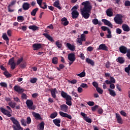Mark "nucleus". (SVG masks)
<instances>
[{"label":"nucleus","instance_id":"31","mask_svg":"<svg viewBox=\"0 0 130 130\" xmlns=\"http://www.w3.org/2000/svg\"><path fill=\"white\" fill-rule=\"evenodd\" d=\"M86 62H87L88 64H91L92 67L95 66V62H94V61L89 58H86Z\"/></svg>","mask_w":130,"mask_h":130},{"label":"nucleus","instance_id":"2","mask_svg":"<svg viewBox=\"0 0 130 130\" xmlns=\"http://www.w3.org/2000/svg\"><path fill=\"white\" fill-rule=\"evenodd\" d=\"M10 120L12 121L13 124H15L13 126V130H23L24 128L21 126L20 122L18 121L15 117H12L10 118Z\"/></svg>","mask_w":130,"mask_h":130},{"label":"nucleus","instance_id":"63","mask_svg":"<svg viewBox=\"0 0 130 130\" xmlns=\"http://www.w3.org/2000/svg\"><path fill=\"white\" fill-rule=\"evenodd\" d=\"M124 6L125 7H129L130 6V2L128 1H126L124 3Z\"/></svg>","mask_w":130,"mask_h":130},{"label":"nucleus","instance_id":"34","mask_svg":"<svg viewBox=\"0 0 130 130\" xmlns=\"http://www.w3.org/2000/svg\"><path fill=\"white\" fill-rule=\"evenodd\" d=\"M55 44V45H56L57 47H58V48H59V49H60L61 47H62V44L59 42V40L56 41Z\"/></svg>","mask_w":130,"mask_h":130},{"label":"nucleus","instance_id":"51","mask_svg":"<svg viewBox=\"0 0 130 130\" xmlns=\"http://www.w3.org/2000/svg\"><path fill=\"white\" fill-rule=\"evenodd\" d=\"M80 39L82 41H86V36L85 35V34H81Z\"/></svg>","mask_w":130,"mask_h":130},{"label":"nucleus","instance_id":"1","mask_svg":"<svg viewBox=\"0 0 130 130\" xmlns=\"http://www.w3.org/2000/svg\"><path fill=\"white\" fill-rule=\"evenodd\" d=\"M89 4L90 2L89 1L84 2L81 4L82 6H84V8L80 9L81 15L86 20L90 18V12L92 10V6Z\"/></svg>","mask_w":130,"mask_h":130},{"label":"nucleus","instance_id":"55","mask_svg":"<svg viewBox=\"0 0 130 130\" xmlns=\"http://www.w3.org/2000/svg\"><path fill=\"white\" fill-rule=\"evenodd\" d=\"M87 104L89 105V106H94L95 103H94V102L89 101L87 103Z\"/></svg>","mask_w":130,"mask_h":130},{"label":"nucleus","instance_id":"57","mask_svg":"<svg viewBox=\"0 0 130 130\" xmlns=\"http://www.w3.org/2000/svg\"><path fill=\"white\" fill-rule=\"evenodd\" d=\"M98 113H99V114H102V113H103V109H102V108H99L98 110Z\"/></svg>","mask_w":130,"mask_h":130},{"label":"nucleus","instance_id":"27","mask_svg":"<svg viewBox=\"0 0 130 130\" xmlns=\"http://www.w3.org/2000/svg\"><path fill=\"white\" fill-rule=\"evenodd\" d=\"M117 62H118L119 63H124V61H125V59L123 57H118L116 59Z\"/></svg>","mask_w":130,"mask_h":130},{"label":"nucleus","instance_id":"15","mask_svg":"<svg viewBox=\"0 0 130 130\" xmlns=\"http://www.w3.org/2000/svg\"><path fill=\"white\" fill-rule=\"evenodd\" d=\"M66 46L68 47V49L71 50V51H75V50H76V46L74 45H72V44L70 43H67Z\"/></svg>","mask_w":130,"mask_h":130},{"label":"nucleus","instance_id":"16","mask_svg":"<svg viewBox=\"0 0 130 130\" xmlns=\"http://www.w3.org/2000/svg\"><path fill=\"white\" fill-rule=\"evenodd\" d=\"M102 22H103V23H104V24H105V25H106V26L110 27V28H112L113 26L112 25V23H111L110 21L107 20V19H102Z\"/></svg>","mask_w":130,"mask_h":130},{"label":"nucleus","instance_id":"19","mask_svg":"<svg viewBox=\"0 0 130 130\" xmlns=\"http://www.w3.org/2000/svg\"><path fill=\"white\" fill-rule=\"evenodd\" d=\"M50 92L52 97L55 99V98H56V93H58V92L57 91V89L56 88H52L50 90Z\"/></svg>","mask_w":130,"mask_h":130},{"label":"nucleus","instance_id":"29","mask_svg":"<svg viewBox=\"0 0 130 130\" xmlns=\"http://www.w3.org/2000/svg\"><path fill=\"white\" fill-rule=\"evenodd\" d=\"M107 16L108 17H112L113 16V12H112V9L109 8L106 11Z\"/></svg>","mask_w":130,"mask_h":130},{"label":"nucleus","instance_id":"21","mask_svg":"<svg viewBox=\"0 0 130 130\" xmlns=\"http://www.w3.org/2000/svg\"><path fill=\"white\" fill-rule=\"evenodd\" d=\"M22 9L24 11H28L30 9V4L27 2L24 3L22 5Z\"/></svg>","mask_w":130,"mask_h":130},{"label":"nucleus","instance_id":"17","mask_svg":"<svg viewBox=\"0 0 130 130\" xmlns=\"http://www.w3.org/2000/svg\"><path fill=\"white\" fill-rule=\"evenodd\" d=\"M98 50H105V51H107L108 48L105 44H102L100 45L99 47L98 48Z\"/></svg>","mask_w":130,"mask_h":130},{"label":"nucleus","instance_id":"14","mask_svg":"<svg viewBox=\"0 0 130 130\" xmlns=\"http://www.w3.org/2000/svg\"><path fill=\"white\" fill-rule=\"evenodd\" d=\"M59 113L62 117H67V118H69V119H72V118H73L71 115H69L68 113H64L63 112L60 111Z\"/></svg>","mask_w":130,"mask_h":130},{"label":"nucleus","instance_id":"40","mask_svg":"<svg viewBox=\"0 0 130 130\" xmlns=\"http://www.w3.org/2000/svg\"><path fill=\"white\" fill-rule=\"evenodd\" d=\"M56 116H57V112H55L50 115V117L52 118V119H53V118H55Z\"/></svg>","mask_w":130,"mask_h":130},{"label":"nucleus","instance_id":"38","mask_svg":"<svg viewBox=\"0 0 130 130\" xmlns=\"http://www.w3.org/2000/svg\"><path fill=\"white\" fill-rule=\"evenodd\" d=\"M38 10H39V9H38V8H36V9H34L30 13L31 15V16H36V13H37V12H38Z\"/></svg>","mask_w":130,"mask_h":130},{"label":"nucleus","instance_id":"9","mask_svg":"<svg viewBox=\"0 0 130 130\" xmlns=\"http://www.w3.org/2000/svg\"><path fill=\"white\" fill-rule=\"evenodd\" d=\"M14 90L15 91V92H17L19 94H22V93H23V92L25 91L24 88H21V87L19 86L18 85L14 86Z\"/></svg>","mask_w":130,"mask_h":130},{"label":"nucleus","instance_id":"26","mask_svg":"<svg viewBox=\"0 0 130 130\" xmlns=\"http://www.w3.org/2000/svg\"><path fill=\"white\" fill-rule=\"evenodd\" d=\"M26 104L27 106V108H30V107H32V106H33V101H32V100H27Z\"/></svg>","mask_w":130,"mask_h":130},{"label":"nucleus","instance_id":"47","mask_svg":"<svg viewBox=\"0 0 130 130\" xmlns=\"http://www.w3.org/2000/svg\"><path fill=\"white\" fill-rule=\"evenodd\" d=\"M4 75L7 78H10L11 77V74L6 70L5 72H4Z\"/></svg>","mask_w":130,"mask_h":130},{"label":"nucleus","instance_id":"53","mask_svg":"<svg viewBox=\"0 0 130 130\" xmlns=\"http://www.w3.org/2000/svg\"><path fill=\"white\" fill-rule=\"evenodd\" d=\"M30 83H31L32 84H35V83H36L37 82V78H32L30 80Z\"/></svg>","mask_w":130,"mask_h":130},{"label":"nucleus","instance_id":"44","mask_svg":"<svg viewBox=\"0 0 130 130\" xmlns=\"http://www.w3.org/2000/svg\"><path fill=\"white\" fill-rule=\"evenodd\" d=\"M27 98H28V96H27V94H26V93H22L21 94L22 100H27Z\"/></svg>","mask_w":130,"mask_h":130},{"label":"nucleus","instance_id":"52","mask_svg":"<svg viewBox=\"0 0 130 130\" xmlns=\"http://www.w3.org/2000/svg\"><path fill=\"white\" fill-rule=\"evenodd\" d=\"M80 87L81 88H85V89H87L88 88V84L86 83H81L80 85Z\"/></svg>","mask_w":130,"mask_h":130},{"label":"nucleus","instance_id":"8","mask_svg":"<svg viewBox=\"0 0 130 130\" xmlns=\"http://www.w3.org/2000/svg\"><path fill=\"white\" fill-rule=\"evenodd\" d=\"M43 0H37V4H39L40 8L41 9H43V10H45V9H47V5L46 4V3L43 2L42 3Z\"/></svg>","mask_w":130,"mask_h":130},{"label":"nucleus","instance_id":"50","mask_svg":"<svg viewBox=\"0 0 130 130\" xmlns=\"http://www.w3.org/2000/svg\"><path fill=\"white\" fill-rule=\"evenodd\" d=\"M86 122H88V123H92V119L91 118H89L88 117H86L84 119Z\"/></svg>","mask_w":130,"mask_h":130},{"label":"nucleus","instance_id":"62","mask_svg":"<svg viewBox=\"0 0 130 130\" xmlns=\"http://www.w3.org/2000/svg\"><path fill=\"white\" fill-rule=\"evenodd\" d=\"M17 20H19V21H21V22H23V21H24V17L22 16H18Z\"/></svg>","mask_w":130,"mask_h":130},{"label":"nucleus","instance_id":"22","mask_svg":"<svg viewBox=\"0 0 130 130\" xmlns=\"http://www.w3.org/2000/svg\"><path fill=\"white\" fill-rule=\"evenodd\" d=\"M43 35H44V36H45V37H46L47 39L49 40V41H51V42H54V40L53 39V38L51 36H50V35H49L48 34L44 33L43 34Z\"/></svg>","mask_w":130,"mask_h":130},{"label":"nucleus","instance_id":"12","mask_svg":"<svg viewBox=\"0 0 130 130\" xmlns=\"http://www.w3.org/2000/svg\"><path fill=\"white\" fill-rule=\"evenodd\" d=\"M34 50H39L40 48H42V44L40 43H35L32 45Z\"/></svg>","mask_w":130,"mask_h":130},{"label":"nucleus","instance_id":"25","mask_svg":"<svg viewBox=\"0 0 130 130\" xmlns=\"http://www.w3.org/2000/svg\"><path fill=\"white\" fill-rule=\"evenodd\" d=\"M2 38L6 42V44L9 45V42L10 41V39H9V37L7 36V34L4 33L2 36Z\"/></svg>","mask_w":130,"mask_h":130},{"label":"nucleus","instance_id":"24","mask_svg":"<svg viewBox=\"0 0 130 130\" xmlns=\"http://www.w3.org/2000/svg\"><path fill=\"white\" fill-rule=\"evenodd\" d=\"M116 118L118 123L122 124V119L119 114L116 113Z\"/></svg>","mask_w":130,"mask_h":130},{"label":"nucleus","instance_id":"35","mask_svg":"<svg viewBox=\"0 0 130 130\" xmlns=\"http://www.w3.org/2000/svg\"><path fill=\"white\" fill-rule=\"evenodd\" d=\"M108 91L109 92L110 95L113 96V97H115V96H116V93H115V91H114V90L111 89H109Z\"/></svg>","mask_w":130,"mask_h":130},{"label":"nucleus","instance_id":"60","mask_svg":"<svg viewBox=\"0 0 130 130\" xmlns=\"http://www.w3.org/2000/svg\"><path fill=\"white\" fill-rule=\"evenodd\" d=\"M126 53V56L128 58V59H130V49H128Z\"/></svg>","mask_w":130,"mask_h":130},{"label":"nucleus","instance_id":"33","mask_svg":"<svg viewBox=\"0 0 130 130\" xmlns=\"http://www.w3.org/2000/svg\"><path fill=\"white\" fill-rule=\"evenodd\" d=\"M52 62L53 64H57V63H58V58H57V57H53Z\"/></svg>","mask_w":130,"mask_h":130},{"label":"nucleus","instance_id":"58","mask_svg":"<svg viewBox=\"0 0 130 130\" xmlns=\"http://www.w3.org/2000/svg\"><path fill=\"white\" fill-rule=\"evenodd\" d=\"M26 123L27 124H30L31 123V118L30 117H27L26 118Z\"/></svg>","mask_w":130,"mask_h":130},{"label":"nucleus","instance_id":"5","mask_svg":"<svg viewBox=\"0 0 130 130\" xmlns=\"http://www.w3.org/2000/svg\"><path fill=\"white\" fill-rule=\"evenodd\" d=\"M122 15L121 14H117L116 15L115 17L114 18V21L118 25H121L123 23V20H122Z\"/></svg>","mask_w":130,"mask_h":130},{"label":"nucleus","instance_id":"18","mask_svg":"<svg viewBox=\"0 0 130 130\" xmlns=\"http://www.w3.org/2000/svg\"><path fill=\"white\" fill-rule=\"evenodd\" d=\"M71 14L72 19H77V18H79V12L77 10H73Z\"/></svg>","mask_w":130,"mask_h":130},{"label":"nucleus","instance_id":"61","mask_svg":"<svg viewBox=\"0 0 130 130\" xmlns=\"http://www.w3.org/2000/svg\"><path fill=\"white\" fill-rule=\"evenodd\" d=\"M129 71H130V64H129L127 67L125 68V72L126 73H129Z\"/></svg>","mask_w":130,"mask_h":130},{"label":"nucleus","instance_id":"3","mask_svg":"<svg viewBox=\"0 0 130 130\" xmlns=\"http://www.w3.org/2000/svg\"><path fill=\"white\" fill-rule=\"evenodd\" d=\"M61 96L62 98H64L66 100V104L69 106H72V96L68 94L67 92H65L63 91L61 92Z\"/></svg>","mask_w":130,"mask_h":130},{"label":"nucleus","instance_id":"11","mask_svg":"<svg viewBox=\"0 0 130 130\" xmlns=\"http://www.w3.org/2000/svg\"><path fill=\"white\" fill-rule=\"evenodd\" d=\"M120 52L121 53H123V54H125L126 52H127V51L128 50V49L126 48V47L124 46H121L119 48Z\"/></svg>","mask_w":130,"mask_h":130},{"label":"nucleus","instance_id":"42","mask_svg":"<svg viewBox=\"0 0 130 130\" xmlns=\"http://www.w3.org/2000/svg\"><path fill=\"white\" fill-rule=\"evenodd\" d=\"M65 68L64 64H60L58 67H56V69L60 72L62 69H64Z\"/></svg>","mask_w":130,"mask_h":130},{"label":"nucleus","instance_id":"48","mask_svg":"<svg viewBox=\"0 0 130 130\" xmlns=\"http://www.w3.org/2000/svg\"><path fill=\"white\" fill-rule=\"evenodd\" d=\"M40 130L44 129V122H41L40 124Z\"/></svg>","mask_w":130,"mask_h":130},{"label":"nucleus","instance_id":"64","mask_svg":"<svg viewBox=\"0 0 130 130\" xmlns=\"http://www.w3.org/2000/svg\"><path fill=\"white\" fill-rule=\"evenodd\" d=\"M92 85L93 86L95 87V88L96 89V88H98V83L95 81L92 82Z\"/></svg>","mask_w":130,"mask_h":130},{"label":"nucleus","instance_id":"46","mask_svg":"<svg viewBox=\"0 0 130 130\" xmlns=\"http://www.w3.org/2000/svg\"><path fill=\"white\" fill-rule=\"evenodd\" d=\"M96 90L99 94H103V89H101L100 87H99L96 88Z\"/></svg>","mask_w":130,"mask_h":130},{"label":"nucleus","instance_id":"41","mask_svg":"<svg viewBox=\"0 0 130 130\" xmlns=\"http://www.w3.org/2000/svg\"><path fill=\"white\" fill-rule=\"evenodd\" d=\"M77 76H78V77H80V78H84V77L86 76V73L83 71L80 74H77Z\"/></svg>","mask_w":130,"mask_h":130},{"label":"nucleus","instance_id":"36","mask_svg":"<svg viewBox=\"0 0 130 130\" xmlns=\"http://www.w3.org/2000/svg\"><path fill=\"white\" fill-rule=\"evenodd\" d=\"M61 22H64V26H67V25H69V21H68V19H67L66 17L62 18L61 19Z\"/></svg>","mask_w":130,"mask_h":130},{"label":"nucleus","instance_id":"7","mask_svg":"<svg viewBox=\"0 0 130 130\" xmlns=\"http://www.w3.org/2000/svg\"><path fill=\"white\" fill-rule=\"evenodd\" d=\"M14 59L15 58L12 57L9 60L8 62V64L11 66V69L12 70H15L16 65L17 64L15 62Z\"/></svg>","mask_w":130,"mask_h":130},{"label":"nucleus","instance_id":"32","mask_svg":"<svg viewBox=\"0 0 130 130\" xmlns=\"http://www.w3.org/2000/svg\"><path fill=\"white\" fill-rule=\"evenodd\" d=\"M53 122L54 123L55 125L57 126H60V119H55L53 120Z\"/></svg>","mask_w":130,"mask_h":130},{"label":"nucleus","instance_id":"28","mask_svg":"<svg viewBox=\"0 0 130 130\" xmlns=\"http://www.w3.org/2000/svg\"><path fill=\"white\" fill-rule=\"evenodd\" d=\"M32 115L36 119H41V116H40L39 113H37L35 112H32Z\"/></svg>","mask_w":130,"mask_h":130},{"label":"nucleus","instance_id":"6","mask_svg":"<svg viewBox=\"0 0 130 130\" xmlns=\"http://www.w3.org/2000/svg\"><path fill=\"white\" fill-rule=\"evenodd\" d=\"M101 29L103 31H107L108 34L107 35V38H112V35H111V30L107 26H103L101 27Z\"/></svg>","mask_w":130,"mask_h":130},{"label":"nucleus","instance_id":"43","mask_svg":"<svg viewBox=\"0 0 130 130\" xmlns=\"http://www.w3.org/2000/svg\"><path fill=\"white\" fill-rule=\"evenodd\" d=\"M20 122L22 124V125H23V126H27V122H26V120L24 119H21L20 120Z\"/></svg>","mask_w":130,"mask_h":130},{"label":"nucleus","instance_id":"49","mask_svg":"<svg viewBox=\"0 0 130 130\" xmlns=\"http://www.w3.org/2000/svg\"><path fill=\"white\" fill-rule=\"evenodd\" d=\"M0 86L4 87V88H8V84L6 82H1Z\"/></svg>","mask_w":130,"mask_h":130},{"label":"nucleus","instance_id":"56","mask_svg":"<svg viewBox=\"0 0 130 130\" xmlns=\"http://www.w3.org/2000/svg\"><path fill=\"white\" fill-rule=\"evenodd\" d=\"M77 42H78V43H79L80 45H82L83 41L82 40V39L81 38H78L77 39Z\"/></svg>","mask_w":130,"mask_h":130},{"label":"nucleus","instance_id":"30","mask_svg":"<svg viewBox=\"0 0 130 130\" xmlns=\"http://www.w3.org/2000/svg\"><path fill=\"white\" fill-rule=\"evenodd\" d=\"M54 7L58 9V10H61V7L59 6V0H57L53 4Z\"/></svg>","mask_w":130,"mask_h":130},{"label":"nucleus","instance_id":"4","mask_svg":"<svg viewBox=\"0 0 130 130\" xmlns=\"http://www.w3.org/2000/svg\"><path fill=\"white\" fill-rule=\"evenodd\" d=\"M23 61H24V57L20 56L17 60L16 66H19L20 69H25L27 67V63H26V62H23Z\"/></svg>","mask_w":130,"mask_h":130},{"label":"nucleus","instance_id":"20","mask_svg":"<svg viewBox=\"0 0 130 130\" xmlns=\"http://www.w3.org/2000/svg\"><path fill=\"white\" fill-rule=\"evenodd\" d=\"M60 108L62 111L67 112L69 110V106L66 104H63L60 106Z\"/></svg>","mask_w":130,"mask_h":130},{"label":"nucleus","instance_id":"13","mask_svg":"<svg viewBox=\"0 0 130 130\" xmlns=\"http://www.w3.org/2000/svg\"><path fill=\"white\" fill-rule=\"evenodd\" d=\"M68 59L70 61H72L74 62L76 60V55L75 54L71 53L68 54Z\"/></svg>","mask_w":130,"mask_h":130},{"label":"nucleus","instance_id":"23","mask_svg":"<svg viewBox=\"0 0 130 130\" xmlns=\"http://www.w3.org/2000/svg\"><path fill=\"white\" fill-rule=\"evenodd\" d=\"M122 28L125 32H129L130 28L129 26L126 24H123L122 25Z\"/></svg>","mask_w":130,"mask_h":130},{"label":"nucleus","instance_id":"45","mask_svg":"<svg viewBox=\"0 0 130 130\" xmlns=\"http://www.w3.org/2000/svg\"><path fill=\"white\" fill-rule=\"evenodd\" d=\"M98 22H99V20L97 18H94L92 20V23L93 25H98Z\"/></svg>","mask_w":130,"mask_h":130},{"label":"nucleus","instance_id":"10","mask_svg":"<svg viewBox=\"0 0 130 130\" xmlns=\"http://www.w3.org/2000/svg\"><path fill=\"white\" fill-rule=\"evenodd\" d=\"M1 112L4 114V115H7L8 117H11L12 116V114H11V112L9 111L8 110L5 109V108L1 107L0 108Z\"/></svg>","mask_w":130,"mask_h":130},{"label":"nucleus","instance_id":"37","mask_svg":"<svg viewBox=\"0 0 130 130\" xmlns=\"http://www.w3.org/2000/svg\"><path fill=\"white\" fill-rule=\"evenodd\" d=\"M29 29L30 30H32L33 31H36V30L38 29V27L36 25H30L28 26Z\"/></svg>","mask_w":130,"mask_h":130},{"label":"nucleus","instance_id":"54","mask_svg":"<svg viewBox=\"0 0 130 130\" xmlns=\"http://www.w3.org/2000/svg\"><path fill=\"white\" fill-rule=\"evenodd\" d=\"M99 108V106L95 105L91 108L92 111H95L96 109H98Z\"/></svg>","mask_w":130,"mask_h":130},{"label":"nucleus","instance_id":"59","mask_svg":"<svg viewBox=\"0 0 130 130\" xmlns=\"http://www.w3.org/2000/svg\"><path fill=\"white\" fill-rule=\"evenodd\" d=\"M121 32H122V30L120 28H116V33L117 34H121Z\"/></svg>","mask_w":130,"mask_h":130},{"label":"nucleus","instance_id":"39","mask_svg":"<svg viewBox=\"0 0 130 130\" xmlns=\"http://www.w3.org/2000/svg\"><path fill=\"white\" fill-rule=\"evenodd\" d=\"M8 105L12 108H15V107H16V105H17V104L16 103L11 102L8 103Z\"/></svg>","mask_w":130,"mask_h":130}]
</instances>
